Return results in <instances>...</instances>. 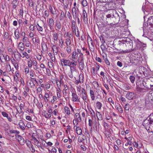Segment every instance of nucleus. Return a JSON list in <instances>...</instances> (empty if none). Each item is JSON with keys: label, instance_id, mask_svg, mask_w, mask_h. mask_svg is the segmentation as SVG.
<instances>
[{"label": "nucleus", "instance_id": "obj_16", "mask_svg": "<svg viewBox=\"0 0 153 153\" xmlns=\"http://www.w3.org/2000/svg\"><path fill=\"white\" fill-rule=\"evenodd\" d=\"M147 23L152 27H153V16L149 17L147 20Z\"/></svg>", "mask_w": 153, "mask_h": 153}, {"label": "nucleus", "instance_id": "obj_47", "mask_svg": "<svg viewBox=\"0 0 153 153\" xmlns=\"http://www.w3.org/2000/svg\"><path fill=\"white\" fill-rule=\"evenodd\" d=\"M10 133L11 134H17L19 133V132L18 131L14 130H11L9 131Z\"/></svg>", "mask_w": 153, "mask_h": 153}, {"label": "nucleus", "instance_id": "obj_24", "mask_svg": "<svg viewBox=\"0 0 153 153\" xmlns=\"http://www.w3.org/2000/svg\"><path fill=\"white\" fill-rule=\"evenodd\" d=\"M146 27L147 29V30H152V27L150 25H148V23L146 22H145L143 23V27Z\"/></svg>", "mask_w": 153, "mask_h": 153}, {"label": "nucleus", "instance_id": "obj_51", "mask_svg": "<svg viewBox=\"0 0 153 153\" xmlns=\"http://www.w3.org/2000/svg\"><path fill=\"white\" fill-rule=\"evenodd\" d=\"M53 39L55 41H57L58 39V36L56 33H53Z\"/></svg>", "mask_w": 153, "mask_h": 153}, {"label": "nucleus", "instance_id": "obj_21", "mask_svg": "<svg viewBox=\"0 0 153 153\" xmlns=\"http://www.w3.org/2000/svg\"><path fill=\"white\" fill-rule=\"evenodd\" d=\"M90 39H91L90 41H89L90 43H91V46L90 47V45H89V47L90 49V51H92V52H94L95 50V48L94 45L93 44V43L92 42V39H91V38L90 37Z\"/></svg>", "mask_w": 153, "mask_h": 153}, {"label": "nucleus", "instance_id": "obj_60", "mask_svg": "<svg viewBox=\"0 0 153 153\" xmlns=\"http://www.w3.org/2000/svg\"><path fill=\"white\" fill-rule=\"evenodd\" d=\"M91 69L92 70V74L94 76H95L96 75V74L95 73V68L94 67H93L91 68Z\"/></svg>", "mask_w": 153, "mask_h": 153}, {"label": "nucleus", "instance_id": "obj_36", "mask_svg": "<svg viewBox=\"0 0 153 153\" xmlns=\"http://www.w3.org/2000/svg\"><path fill=\"white\" fill-rule=\"evenodd\" d=\"M151 94H152L150 92L148 94L147 97L148 98L149 101L152 103H153V96L152 95L151 96H150H150Z\"/></svg>", "mask_w": 153, "mask_h": 153}, {"label": "nucleus", "instance_id": "obj_58", "mask_svg": "<svg viewBox=\"0 0 153 153\" xmlns=\"http://www.w3.org/2000/svg\"><path fill=\"white\" fill-rule=\"evenodd\" d=\"M65 88L63 89V94L65 93L66 94H67V85H65Z\"/></svg>", "mask_w": 153, "mask_h": 153}, {"label": "nucleus", "instance_id": "obj_7", "mask_svg": "<svg viewBox=\"0 0 153 153\" xmlns=\"http://www.w3.org/2000/svg\"><path fill=\"white\" fill-rule=\"evenodd\" d=\"M61 64L64 66H68L69 67L71 60L69 59H62L60 60Z\"/></svg>", "mask_w": 153, "mask_h": 153}, {"label": "nucleus", "instance_id": "obj_53", "mask_svg": "<svg viewBox=\"0 0 153 153\" xmlns=\"http://www.w3.org/2000/svg\"><path fill=\"white\" fill-rule=\"evenodd\" d=\"M64 41L62 39H61L59 42V45L61 47H62L64 45Z\"/></svg>", "mask_w": 153, "mask_h": 153}, {"label": "nucleus", "instance_id": "obj_10", "mask_svg": "<svg viewBox=\"0 0 153 153\" xmlns=\"http://www.w3.org/2000/svg\"><path fill=\"white\" fill-rule=\"evenodd\" d=\"M32 140L34 144L37 146L39 148H42L41 144L39 141L35 137H33Z\"/></svg>", "mask_w": 153, "mask_h": 153}, {"label": "nucleus", "instance_id": "obj_33", "mask_svg": "<svg viewBox=\"0 0 153 153\" xmlns=\"http://www.w3.org/2000/svg\"><path fill=\"white\" fill-rule=\"evenodd\" d=\"M96 114L98 120H102V115L100 112L96 111Z\"/></svg>", "mask_w": 153, "mask_h": 153}, {"label": "nucleus", "instance_id": "obj_45", "mask_svg": "<svg viewBox=\"0 0 153 153\" xmlns=\"http://www.w3.org/2000/svg\"><path fill=\"white\" fill-rule=\"evenodd\" d=\"M93 85L95 88H97L99 86L98 82L96 81H94L93 82Z\"/></svg>", "mask_w": 153, "mask_h": 153}, {"label": "nucleus", "instance_id": "obj_22", "mask_svg": "<svg viewBox=\"0 0 153 153\" xmlns=\"http://www.w3.org/2000/svg\"><path fill=\"white\" fill-rule=\"evenodd\" d=\"M81 58V59L80 62L79 61L78 63L79 64V66L81 68V69H83L84 68V59L83 57H80Z\"/></svg>", "mask_w": 153, "mask_h": 153}, {"label": "nucleus", "instance_id": "obj_17", "mask_svg": "<svg viewBox=\"0 0 153 153\" xmlns=\"http://www.w3.org/2000/svg\"><path fill=\"white\" fill-rule=\"evenodd\" d=\"M48 25L51 29L52 28L54 25V22L53 19L52 18H50L49 19V22L48 23Z\"/></svg>", "mask_w": 153, "mask_h": 153}, {"label": "nucleus", "instance_id": "obj_43", "mask_svg": "<svg viewBox=\"0 0 153 153\" xmlns=\"http://www.w3.org/2000/svg\"><path fill=\"white\" fill-rule=\"evenodd\" d=\"M55 25L56 26L57 28L59 30L61 29V25L60 22L59 21L57 22L56 23Z\"/></svg>", "mask_w": 153, "mask_h": 153}, {"label": "nucleus", "instance_id": "obj_8", "mask_svg": "<svg viewBox=\"0 0 153 153\" xmlns=\"http://www.w3.org/2000/svg\"><path fill=\"white\" fill-rule=\"evenodd\" d=\"M134 97V94L133 93L130 91L127 92V93L126 96V98L129 100H133Z\"/></svg>", "mask_w": 153, "mask_h": 153}, {"label": "nucleus", "instance_id": "obj_30", "mask_svg": "<svg viewBox=\"0 0 153 153\" xmlns=\"http://www.w3.org/2000/svg\"><path fill=\"white\" fill-rule=\"evenodd\" d=\"M18 48L20 50L23 51L25 48V46L23 43L22 42L19 43L18 45Z\"/></svg>", "mask_w": 153, "mask_h": 153}, {"label": "nucleus", "instance_id": "obj_13", "mask_svg": "<svg viewBox=\"0 0 153 153\" xmlns=\"http://www.w3.org/2000/svg\"><path fill=\"white\" fill-rule=\"evenodd\" d=\"M27 145L32 152H35V148L30 142L28 141V143H27Z\"/></svg>", "mask_w": 153, "mask_h": 153}, {"label": "nucleus", "instance_id": "obj_46", "mask_svg": "<svg viewBox=\"0 0 153 153\" xmlns=\"http://www.w3.org/2000/svg\"><path fill=\"white\" fill-rule=\"evenodd\" d=\"M36 27L37 30L39 31H42L43 29L42 27L40 26L38 24H37L36 25Z\"/></svg>", "mask_w": 153, "mask_h": 153}, {"label": "nucleus", "instance_id": "obj_26", "mask_svg": "<svg viewBox=\"0 0 153 153\" xmlns=\"http://www.w3.org/2000/svg\"><path fill=\"white\" fill-rule=\"evenodd\" d=\"M77 65V61L74 60V59H72L71 61V63L69 66L76 67Z\"/></svg>", "mask_w": 153, "mask_h": 153}, {"label": "nucleus", "instance_id": "obj_44", "mask_svg": "<svg viewBox=\"0 0 153 153\" xmlns=\"http://www.w3.org/2000/svg\"><path fill=\"white\" fill-rule=\"evenodd\" d=\"M66 43L67 46H70V45L71 44V41L70 38L66 39Z\"/></svg>", "mask_w": 153, "mask_h": 153}, {"label": "nucleus", "instance_id": "obj_54", "mask_svg": "<svg viewBox=\"0 0 153 153\" xmlns=\"http://www.w3.org/2000/svg\"><path fill=\"white\" fill-rule=\"evenodd\" d=\"M135 77L133 76H130L129 79H130V80L131 82L132 83H134L135 80Z\"/></svg>", "mask_w": 153, "mask_h": 153}, {"label": "nucleus", "instance_id": "obj_64", "mask_svg": "<svg viewBox=\"0 0 153 153\" xmlns=\"http://www.w3.org/2000/svg\"><path fill=\"white\" fill-rule=\"evenodd\" d=\"M25 42H26V43L25 44V45L26 47H29L30 46V45H31V43L28 41H27Z\"/></svg>", "mask_w": 153, "mask_h": 153}, {"label": "nucleus", "instance_id": "obj_63", "mask_svg": "<svg viewBox=\"0 0 153 153\" xmlns=\"http://www.w3.org/2000/svg\"><path fill=\"white\" fill-rule=\"evenodd\" d=\"M53 64L52 62H48V65L50 68H52L53 66Z\"/></svg>", "mask_w": 153, "mask_h": 153}, {"label": "nucleus", "instance_id": "obj_14", "mask_svg": "<svg viewBox=\"0 0 153 153\" xmlns=\"http://www.w3.org/2000/svg\"><path fill=\"white\" fill-rule=\"evenodd\" d=\"M90 95L92 101H94L95 99V92L91 89L90 90Z\"/></svg>", "mask_w": 153, "mask_h": 153}, {"label": "nucleus", "instance_id": "obj_11", "mask_svg": "<svg viewBox=\"0 0 153 153\" xmlns=\"http://www.w3.org/2000/svg\"><path fill=\"white\" fill-rule=\"evenodd\" d=\"M72 99L74 102H79V100L78 98V96L75 93H72Z\"/></svg>", "mask_w": 153, "mask_h": 153}, {"label": "nucleus", "instance_id": "obj_61", "mask_svg": "<svg viewBox=\"0 0 153 153\" xmlns=\"http://www.w3.org/2000/svg\"><path fill=\"white\" fill-rule=\"evenodd\" d=\"M67 16L68 17L69 19H72V16H71V14L69 11H68L67 12Z\"/></svg>", "mask_w": 153, "mask_h": 153}, {"label": "nucleus", "instance_id": "obj_12", "mask_svg": "<svg viewBox=\"0 0 153 153\" xmlns=\"http://www.w3.org/2000/svg\"><path fill=\"white\" fill-rule=\"evenodd\" d=\"M10 59L12 64L13 65L15 68L16 69H18L19 68V65L17 62L13 57L11 58Z\"/></svg>", "mask_w": 153, "mask_h": 153}, {"label": "nucleus", "instance_id": "obj_49", "mask_svg": "<svg viewBox=\"0 0 153 153\" xmlns=\"http://www.w3.org/2000/svg\"><path fill=\"white\" fill-rule=\"evenodd\" d=\"M66 51L68 53H70L71 51V50L70 46H67L66 47Z\"/></svg>", "mask_w": 153, "mask_h": 153}, {"label": "nucleus", "instance_id": "obj_15", "mask_svg": "<svg viewBox=\"0 0 153 153\" xmlns=\"http://www.w3.org/2000/svg\"><path fill=\"white\" fill-rule=\"evenodd\" d=\"M82 15L83 17V20L85 22H87L88 21L87 14L86 11L85 9L82 10Z\"/></svg>", "mask_w": 153, "mask_h": 153}, {"label": "nucleus", "instance_id": "obj_41", "mask_svg": "<svg viewBox=\"0 0 153 153\" xmlns=\"http://www.w3.org/2000/svg\"><path fill=\"white\" fill-rule=\"evenodd\" d=\"M82 98L85 102H86V101L87 99V95L86 93L81 94Z\"/></svg>", "mask_w": 153, "mask_h": 153}, {"label": "nucleus", "instance_id": "obj_3", "mask_svg": "<svg viewBox=\"0 0 153 153\" xmlns=\"http://www.w3.org/2000/svg\"><path fill=\"white\" fill-rule=\"evenodd\" d=\"M114 17H115L118 20L119 19V15L115 11V13L113 14V16H111L110 14L106 15L105 17V21L106 23H108V24H112L113 23L111 22L112 19Z\"/></svg>", "mask_w": 153, "mask_h": 153}, {"label": "nucleus", "instance_id": "obj_29", "mask_svg": "<svg viewBox=\"0 0 153 153\" xmlns=\"http://www.w3.org/2000/svg\"><path fill=\"white\" fill-rule=\"evenodd\" d=\"M41 45L43 51H45L47 50L48 47L47 45L44 42H42Z\"/></svg>", "mask_w": 153, "mask_h": 153}, {"label": "nucleus", "instance_id": "obj_34", "mask_svg": "<svg viewBox=\"0 0 153 153\" xmlns=\"http://www.w3.org/2000/svg\"><path fill=\"white\" fill-rule=\"evenodd\" d=\"M102 56L105 63L108 65H110V63L107 59V56L106 55H102Z\"/></svg>", "mask_w": 153, "mask_h": 153}, {"label": "nucleus", "instance_id": "obj_23", "mask_svg": "<svg viewBox=\"0 0 153 153\" xmlns=\"http://www.w3.org/2000/svg\"><path fill=\"white\" fill-rule=\"evenodd\" d=\"M143 36L145 37H147L148 36L149 33L150 31V30H147V29L146 27H143Z\"/></svg>", "mask_w": 153, "mask_h": 153}, {"label": "nucleus", "instance_id": "obj_42", "mask_svg": "<svg viewBox=\"0 0 153 153\" xmlns=\"http://www.w3.org/2000/svg\"><path fill=\"white\" fill-rule=\"evenodd\" d=\"M80 83H82L83 82V76L82 74H80L79 76V80Z\"/></svg>", "mask_w": 153, "mask_h": 153}, {"label": "nucleus", "instance_id": "obj_4", "mask_svg": "<svg viewBox=\"0 0 153 153\" xmlns=\"http://www.w3.org/2000/svg\"><path fill=\"white\" fill-rule=\"evenodd\" d=\"M119 44L123 47L126 46V50L124 51H122L123 53H127L131 51L132 46L129 42H125V43L121 42Z\"/></svg>", "mask_w": 153, "mask_h": 153}, {"label": "nucleus", "instance_id": "obj_52", "mask_svg": "<svg viewBox=\"0 0 153 153\" xmlns=\"http://www.w3.org/2000/svg\"><path fill=\"white\" fill-rule=\"evenodd\" d=\"M30 82L29 83V85L30 86V87L31 88H33L34 87L35 85L33 82V81H32V80H30Z\"/></svg>", "mask_w": 153, "mask_h": 153}, {"label": "nucleus", "instance_id": "obj_35", "mask_svg": "<svg viewBox=\"0 0 153 153\" xmlns=\"http://www.w3.org/2000/svg\"><path fill=\"white\" fill-rule=\"evenodd\" d=\"M14 33L16 39H18L20 38V36L18 30H15Z\"/></svg>", "mask_w": 153, "mask_h": 153}, {"label": "nucleus", "instance_id": "obj_48", "mask_svg": "<svg viewBox=\"0 0 153 153\" xmlns=\"http://www.w3.org/2000/svg\"><path fill=\"white\" fill-rule=\"evenodd\" d=\"M81 4L83 7H85L87 6L88 4V3L86 0H83L81 2Z\"/></svg>", "mask_w": 153, "mask_h": 153}, {"label": "nucleus", "instance_id": "obj_32", "mask_svg": "<svg viewBox=\"0 0 153 153\" xmlns=\"http://www.w3.org/2000/svg\"><path fill=\"white\" fill-rule=\"evenodd\" d=\"M19 125L20 128L22 130H24L26 127L25 124L22 122H20L19 123Z\"/></svg>", "mask_w": 153, "mask_h": 153}, {"label": "nucleus", "instance_id": "obj_56", "mask_svg": "<svg viewBox=\"0 0 153 153\" xmlns=\"http://www.w3.org/2000/svg\"><path fill=\"white\" fill-rule=\"evenodd\" d=\"M6 70L8 71H11V66L9 64H7L6 65Z\"/></svg>", "mask_w": 153, "mask_h": 153}, {"label": "nucleus", "instance_id": "obj_5", "mask_svg": "<svg viewBox=\"0 0 153 153\" xmlns=\"http://www.w3.org/2000/svg\"><path fill=\"white\" fill-rule=\"evenodd\" d=\"M81 121L80 115L79 113H76L74 116V119L73 121V123L74 125V128H75V127L78 125V123L80 122Z\"/></svg>", "mask_w": 153, "mask_h": 153}, {"label": "nucleus", "instance_id": "obj_37", "mask_svg": "<svg viewBox=\"0 0 153 153\" xmlns=\"http://www.w3.org/2000/svg\"><path fill=\"white\" fill-rule=\"evenodd\" d=\"M64 110L65 113L67 114H71V111L69 108L67 107H65L64 108Z\"/></svg>", "mask_w": 153, "mask_h": 153}, {"label": "nucleus", "instance_id": "obj_28", "mask_svg": "<svg viewBox=\"0 0 153 153\" xmlns=\"http://www.w3.org/2000/svg\"><path fill=\"white\" fill-rule=\"evenodd\" d=\"M78 56V53H77L76 51L75 50L74 51L72 54V59H77Z\"/></svg>", "mask_w": 153, "mask_h": 153}, {"label": "nucleus", "instance_id": "obj_25", "mask_svg": "<svg viewBox=\"0 0 153 153\" xmlns=\"http://www.w3.org/2000/svg\"><path fill=\"white\" fill-rule=\"evenodd\" d=\"M52 50L54 55H56L58 52V49L56 45H54L52 47Z\"/></svg>", "mask_w": 153, "mask_h": 153}, {"label": "nucleus", "instance_id": "obj_57", "mask_svg": "<svg viewBox=\"0 0 153 153\" xmlns=\"http://www.w3.org/2000/svg\"><path fill=\"white\" fill-rule=\"evenodd\" d=\"M125 110L128 111L129 109V104H126L124 107Z\"/></svg>", "mask_w": 153, "mask_h": 153}, {"label": "nucleus", "instance_id": "obj_55", "mask_svg": "<svg viewBox=\"0 0 153 153\" xmlns=\"http://www.w3.org/2000/svg\"><path fill=\"white\" fill-rule=\"evenodd\" d=\"M65 16V14L63 11H62L61 13V15L60 18V20L63 19L62 18H64Z\"/></svg>", "mask_w": 153, "mask_h": 153}, {"label": "nucleus", "instance_id": "obj_27", "mask_svg": "<svg viewBox=\"0 0 153 153\" xmlns=\"http://www.w3.org/2000/svg\"><path fill=\"white\" fill-rule=\"evenodd\" d=\"M139 45L140 46V48L141 50H143L145 49L146 48V44L140 42Z\"/></svg>", "mask_w": 153, "mask_h": 153}, {"label": "nucleus", "instance_id": "obj_39", "mask_svg": "<svg viewBox=\"0 0 153 153\" xmlns=\"http://www.w3.org/2000/svg\"><path fill=\"white\" fill-rule=\"evenodd\" d=\"M71 72L72 73L77 72L76 67L69 66Z\"/></svg>", "mask_w": 153, "mask_h": 153}, {"label": "nucleus", "instance_id": "obj_31", "mask_svg": "<svg viewBox=\"0 0 153 153\" xmlns=\"http://www.w3.org/2000/svg\"><path fill=\"white\" fill-rule=\"evenodd\" d=\"M76 131L77 134L78 135H80L82 133V130L81 128L79 127H77V126L75 127Z\"/></svg>", "mask_w": 153, "mask_h": 153}, {"label": "nucleus", "instance_id": "obj_18", "mask_svg": "<svg viewBox=\"0 0 153 153\" xmlns=\"http://www.w3.org/2000/svg\"><path fill=\"white\" fill-rule=\"evenodd\" d=\"M71 27L73 32H76V22L75 21L72 20L71 22Z\"/></svg>", "mask_w": 153, "mask_h": 153}, {"label": "nucleus", "instance_id": "obj_59", "mask_svg": "<svg viewBox=\"0 0 153 153\" xmlns=\"http://www.w3.org/2000/svg\"><path fill=\"white\" fill-rule=\"evenodd\" d=\"M100 38L102 44H104L105 42L103 37L102 36H100Z\"/></svg>", "mask_w": 153, "mask_h": 153}, {"label": "nucleus", "instance_id": "obj_19", "mask_svg": "<svg viewBox=\"0 0 153 153\" xmlns=\"http://www.w3.org/2000/svg\"><path fill=\"white\" fill-rule=\"evenodd\" d=\"M22 36L23 37L22 41L23 42H26L28 40V38L25 36V33L24 31H23L22 33Z\"/></svg>", "mask_w": 153, "mask_h": 153}, {"label": "nucleus", "instance_id": "obj_40", "mask_svg": "<svg viewBox=\"0 0 153 153\" xmlns=\"http://www.w3.org/2000/svg\"><path fill=\"white\" fill-rule=\"evenodd\" d=\"M76 52L78 53V54L79 55V57L82 58L83 57V54L82 53L80 49H77L76 50Z\"/></svg>", "mask_w": 153, "mask_h": 153}, {"label": "nucleus", "instance_id": "obj_9", "mask_svg": "<svg viewBox=\"0 0 153 153\" xmlns=\"http://www.w3.org/2000/svg\"><path fill=\"white\" fill-rule=\"evenodd\" d=\"M79 10L78 7H73L72 8L71 11L73 15L74 19H76L77 17V10Z\"/></svg>", "mask_w": 153, "mask_h": 153}, {"label": "nucleus", "instance_id": "obj_38", "mask_svg": "<svg viewBox=\"0 0 153 153\" xmlns=\"http://www.w3.org/2000/svg\"><path fill=\"white\" fill-rule=\"evenodd\" d=\"M102 104L100 102H97L96 103V106L97 108L101 109Z\"/></svg>", "mask_w": 153, "mask_h": 153}, {"label": "nucleus", "instance_id": "obj_62", "mask_svg": "<svg viewBox=\"0 0 153 153\" xmlns=\"http://www.w3.org/2000/svg\"><path fill=\"white\" fill-rule=\"evenodd\" d=\"M28 65L30 68H31L32 67V61L31 60L28 61L27 62Z\"/></svg>", "mask_w": 153, "mask_h": 153}, {"label": "nucleus", "instance_id": "obj_6", "mask_svg": "<svg viewBox=\"0 0 153 153\" xmlns=\"http://www.w3.org/2000/svg\"><path fill=\"white\" fill-rule=\"evenodd\" d=\"M15 137L16 140L21 145H23L25 143V140L24 138L18 134H16Z\"/></svg>", "mask_w": 153, "mask_h": 153}, {"label": "nucleus", "instance_id": "obj_50", "mask_svg": "<svg viewBox=\"0 0 153 153\" xmlns=\"http://www.w3.org/2000/svg\"><path fill=\"white\" fill-rule=\"evenodd\" d=\"M85 136L83 135L82 137H79L78 138V141L79 142H81L82 141L85 140Z\"/></svg>", "mask_w": 153, "mask_h": 153}, {"label": "nucleus", "instance_id": "obj_20", "mask_svg": "<svg viewBox=\"0 0 153 153\" xmlns=\"http://www.w3.org/2000/svg\"><path fill=\"white\" fill-rule=\"evenodd\" d=\"M116 109L118 110V111L120 113H122L123 112V110L120 104H117L115 105Z\"/></svg>", "mask_w": 153, "mask_h": 153}, {"label": "nucleus", "instance_id": "obj_1", "mask_svg": "<svg viewBox=\"0 0 153 153\" xmlns=\"http://www.w3.org/2000/svg\"><path fill=\"white\" fill-rule=\"evenodd\" d=\"M153 114H151L150 117L147 118L143 122V124L149 132L153 133V118L152 117Z\"/></svg>", "mask_w": 153, "mask_h": 153}, {"label": "nucleus", "instance_id": "obj_2", "mask_svg": "<svg viewBox=\"0 0 153 153\" xmlns=\"http://www.w3.org/2000/svg\"><path fill=\"white\" fill-rule=\"evenodd\" d=\"M152 81L149 79H144L140 84V86L142 87V86L147 88H153V84H152Z\"/></svg>", "mask_w": 153, "mask_h": 153}]
</instances>
